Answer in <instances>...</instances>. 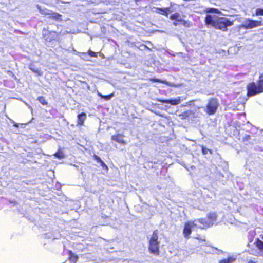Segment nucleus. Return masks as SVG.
Segmentation results:
<instances>
[{
	"label": "nucleus",
	"mask_w": 263,
	"mask_h": 263,
	"mask_svg": "<svg viewBox=\"0 0 263 263\" xmlns=\"http://www.w3.org/2000/svg\"><path fill=\"white\" fill-rule=\"evenodd\" d=\"M204 12L207 14L204 18L205 24L206 26H210L216 29L226 31L228 30V27L233 25V21L214 15L222 13L217 8H208L204 10Z\"/></svg>",
	"instance_id": "obj_1"
},
{
	"label": "nucleus",
	"mask_w": 263,
	"mask_h": 263,
	"mask_svg": "<svg viewBox=\"0 0 263 263\" xmlns=\"http://www.w3.org/2000/svg\"><path fill=\"white\" fill-rule=\"evenodd\" d=\"M247 96L251 97L263 92V73L261 74L257 83H250L247 86Z\"/></svg>",
	"instance_id": "obj_2"
},
{
	"label": "nucleus",
	"mask_w": 263,
	"mask_h": 263,
	"mask_svg": "<svg viewBox=\"0 0 263 263\" xmlns=\"http://www.w3.org/2000/svg\"><path fill=\"white\" fill-rule=\"evenodd\" d=\"M160 241H158V231L153 232L149 240L148 250L151 253L158 255L159 253Z\"/></svg>",
	"instance_id": "obj_3"
},
{
	"label": "nucleus",
	"mask_w": 263,
	"mask_h": 263,
	"mask_svg": "<svg viewBox=\"0 0 263 263\" xmlns=\"http://www.w3.org/2000/svg\"><path fill=\"white\" fill-rule=\"evenodd\" d=\"M219 105L218 100L216 98H211L209 100L206 106L203 107L202 109L207 115L211 116L214 115Z\"/></svg>",
	"instance_id": "obj_4"
},
{
	"label": "nucleus",
	"mask_w": 263,
	"mask_h": 263,
	"mask_svg": "<svg viewBox=\"0 0 263 263\" xmlns=\"http://www.w3.org/2000/svg\"><path fill=\"white\" fill-rule=\"evenodd\" d=\"M262 21L255 20L251 18L245 19L240 25V28L245 29H251L262 26Z\"/></svg>",
	"instance_id": "obj_5"
},
{
	"label": "nucleus",
	"mask_w": 263,
	"mask_h": 263,
	"mask_svg": "<svg viewBox=\"0 0 263 263\" xmlns=\"http://www.w3.org/2000/svg\"><path fill=\"white\" fill-rule=\"evenodd\" d=\"M198 227L197 223L196 222L193 221H188L185 223L184 225V227L183 231V234L184 236L186 238H188L189 236L192 233V229L194 227Z\"/></svg>",
	"instance_id": "obj_6"
},
{
	"label": "nucleus",
	"mask_w": 263,
	"mask_h": 263,
	"mask_svg": "<svg viewBox=\"0 0 263 263\" xmlns=\"http://www.w3.org/2000/svg\"><path fill=\"white\" fill-rule=\"evenodd\" d=\"M254 244L258 248L259 251L256 250L255 251V253H254L253 250H252L251 252H250V254L255 256H260L263 257V241L260 240L259 238H257L255 240Z\"/></svg>",
	"instance_id": "obj_7"
},
{
	"label": "nucleus",
	"mask_w": 263,
	"mask_h": 263,
	"mask_svg": "<svg viewBox=\"0 0 263 263\" xmlns=\"http://www.w3.org/2000/svg\"><path fill=\"white\" fill-rule=\"evenodd\" d=\"M158 101L163 104H170L172 105H177L180 103V97L177 98H171L168 99H158Z\"/></svg>",
	"instance_id": "obj_8"
},
{
	"label": "nucleus",
	"mask_w": 263,
	"mask_h": 263,
	"mask_svg": "<svg viewBox=\"0 0 263 263\" xmlns=\"http://www.w3.org/2000/svg\"><path fill=\"white\" fill-rule=\"evenodd\" d=\"M194 222H196V223H197L198 227H197V228L201 229L211 226L208 219L206 218H201L195 220H194Z\"/></svg>",
	"instance_id": "obj_9"
},
{
	"label": "nucleus",
	"mask_w": 263,
	"mask_h": 263,
	"mask_svg": "<svg viewBox=\"0 0 263 263\" xmlns=\"http://www.w3.org/2000/svg\"><path fill=\"white\" fill-rule=\"evenodd\" d=\"M112 141H116L118 143L125 144L126 142L123 139V136L121 134H118L117 135H112L111 137Z\"/></svg>",
	"instance_id": "obj_10"
},
{
	"label": "nucleus",
	"mask_w": 263,
	"mask_h": 263,
	"mask_svg": "<svg viewBox=\"0 0 263 263\" xmlns=\"http://www.w3.org/2000/svg\"><path fill=\"white\" fill-rule=\"evenodd\" d=\"M57 33L55 31H52L49 32L47 35L45 34V39L47 41L51 42L52 40H54L57 37Z\"/></svg>",
	"instance_id": "obj_11"
},
{
	"label": "nucleus",
	"mask_w": 263,
	"mask_h": 263,
	"mask_svg": "<svg viewBox=\"0 0 263 263\" xmlns=\"http://www.w3.org/2000/svg\"><path fill=\"white\" fill-rule=\"evenodd\" d=\"M207 217L208 220L212 226L214 224V222L216 221L217 215L215 212H211L208 214Z\"/></svg>",
	"instance_id": "obj_12"
},
{
	"label": "nucleus",
	"mask_w": 263,
	"mask_h": 263,
	"mask_svg": "<svg viewBox=\"0 0 263 263\" xmlns=\"http://www.w3.org/2000/svg\"><path fill=\"white\" fill-rule=\"evenodd\" d=\"M78 125H83L84 121L86 119V114L85 112H81L78 115Z\"/></svg>",
	"instance_id": "obj_13"
},
{
	"label": "nucleus",
	"mask_w": 263,
	"mask_h": 263,
	"mask_svg": "<svg viewBox=\"0 0 263 263\" xmlns=\"http://www.w3.org/2000/svg\"><path fill=\"white\" fill-rule=\"evenodd\" d=\"M51 13L52 14H50L49 16V18H52L58 22H61L62 20V15L60 14L53 12V11H51Z\"/></svg>",
	"instance_id": "obj_14"
},
{
	"label": "nucleus",
	"mask_w": 263,
	"mask_h": 263,
	"mask_svg": "<svg viewBox=\"0 0 263 263\" xmlns=\"http://www.w3.org/2000/svg\"><path fill=\"white\" fill-rule=\"evenodd\" d=\"M37 8L41 14L49 16L50 14H51V13L52 10H49L45 8H42L39 5H37Z\"/></svg>",
	"instance_id": "obj_15"
},
{
	"label": "nucleus",
	"mask_w": 263,
	"mask_h": 263,
	"mask_svg": "<svg viewBox=\"0 0 263 263\" xmlns=\"http://www.w3.org/2000/svg\"><path fill=\"white\" fill-rule=\"evenodd\" d=\"M68 259L70 263H76L78 260L79 257L78 255L74 254L71 251H68Z\"/></svg>",
	"instance_id": "obj_16"
},
{
	"label": "nucleus",
	"mask_w": 263,
	"mask_h": 263,
	"mask_svg": "<svg viewBox=\"0 0 263 263\" xmlns=\"http://www.w3.org/2000/svg\"><path fill=\"white\" fill-rule=\"evenodd\" d=\"M29 68L30 70H31L34 73H36L38 76H42L43 74V72L40 70H39L37 68L35 67V66L31 64L29 65Z\"/></svg>",
	"instance_id": "obj_17"
},
{
	"label": "nucleus",
	"mask_w": 263,
	"mask_h": 263,
	"mask_svg": "<svg viewBox=\"0 0 263 263\" xmlns=\"http://www.w3.org/2000/svg\"><path fill=\"white\" fill-rule=\"evenodd\" d=\"M236 258L233 256H229L227 259H223L219 261V263H233L236 261Z\"/></svg>",
	"instance_id": "obj_18"
},
{
	"label": "nucleus",
	"mask_w": 263,
	"mask_h": 263,
	"mask_svg": "<svg viewBox=\"0 0 263 263\" xmlns=\"http://www.w3.org/2000/svg\"><path fill=\"white\" fill-rule=\"evenodd\" d=\"M170 18L172 20L180 22L181 20L180 14L179 13H175L170 15Z\"/></svg>",
	"instance_id": "obj_19"
},
{
	"label": "nucleus",
	"mask_w": 263,
	"mask_h": 263,
	"mask_svg": "<svg viewBox=\"0 0 263 263\" xmlns=\"http://www.w3.org/2000/svg\"><path fill=\"white\" fill-rule=\"evenodd\" d=\"M154 9L155 10V12L157 13L166 16V13L165 12V8H158L154 7Z\"/></svg>",
	"instance_id": "obj_20"
},
{
	"label": "nucleus",
	"mask_w": 263,
	"mask_h": 263,
	"mask_svg": "<svg viewBox=\"0 0 263 263\" xmlns=\"http://www.w3.org/2000/svg\"><path fill=\"white\" fill-rule=\"evenodd\" d=\"M251 137L250 135H245L242 139V142H243L246 145H248L252 142L251 141Z\"/></svg>",
	"instance_id": "obj_21"
},
{
	"label": "nucleus",
	"mask_w": 263,
	"mask_h": 263,
	"mask_svg": "<svg viewBox=\"0 0 263 263\" xmlns=\"http://www.w3.org/2000/svg\"><path fill=\"white\" fill-rule=\"evenodd\" d=\"M56 158L58 159L63 158L64 157V154L61 149H59L54 154Z\"/></svg>",
	"instance_id": "obj_22"
},
{
	"label": "nucleus",
	"mask_w": 263,
	"mask_h": 263,
	"mask_svg": "<svg viewBox=\"0 0 263 263\" xmlns=\"http://www.w3.org/2000/svg\"><path fill=\"white\" fill-rule=\"evenodd\" d=\"M201 151H202V153L203 155H206L208 154V153L209 152L211 154H212V150L206 148V147H205L203 145H201Z\"/></svg>",
	"instance_id": "obj_23"
},
{
	"label": "nucleus",
	"mask_w": 263,
	"mask_h": 263,
	"mask_svg": "<svg viewBox=\"0 0 263 263\" xmlns=\"http://www.w3.org/2000/svg\"><path fill=\"white\" fill-rule=\"evenodd\" d=\"M255 15L258 16H263V8H258L255 9Z\"/></svg>",
	"instance_id": "obj_24"
},
{
	"label": "nucleus",
	"mask_w": 263,
	"mask_h": 263,
	"mask_svg": "<svg viewBox=\"0 0 263 263\" xmlns=\"http://www.w3.org/2000/svg\"><path fill=\"white\" fill-rule=\"evenodd\" d=\"M37 100L43 105H47V102L45 100V98L43 96H40L37 98Z\"/></svg>",
	"instance_id": "obj_25"
},
{
	"label": "nucleus",
	"mask_w": 263,
	"mask_h": 263,
	"mask_svg": "<svg viewBox=\"0 0 263 263\" xmlns=\"http://www.w3.org/2000/svg\"><path fill=\"white\" fill-rule=\"evenodd\" d=\"M114 96V93H111L108 95H103L102 99L108 101L110 100Z\"/></svg>",
	"instance_id": "obj_26"
},
{
	"label": "nucleus",
	"mask_w": 263,
	"mask_h": 263,
	"mask_svg": "<svg viewBox=\"0 0 263 263\" xmlns=\"http://www.w3.org/2000/svg\"><path fill=\"white\" fill-rule=\"evenodd\" d=\"M211 249H212V251L213 253L218 255L224 253L222 250H219L217 248L212 247Z\"/></svg>",
	"instance_id": "obj_27"
},
{
	"label": "nucleus",
	"mask_w": 263,
	"mask_h": 263,
	"mask_svg": "<svg viewBox=\"0 0 263 263\" xmlns=\"http://www.w3.org/2000/svg\"><path fill=\"white\" fill-rule=\"evenodd\" d=\"M180 22H181V24L185 27H189L190 26V22L181 19Z\"/></svg>",
	"instance_id": "obj_28"
},
{
	"label": "nucleus",
	"mask_w": 263,
	"mask_h": 263,
	"mask_svg": "<svg viewBox=\"0 0 263 263\" xmlns=\"http://www.w3.org/2000/svg\"><path fill=\"white\" fill-rule=\"evenodd\" d=\"M87 53L91 57H97L98 55V53L92 51L91 50H89Z\"/></svg>",
	"instance_id": "obj_29"
},
{
	"label": "nucleus",
	"mask_w": 263,
	"mask_h": 263,
	"mask_svg": "<svg viewBox=\"0 0 263 263\" xmlns=\"http://www.w3.org/2000/svg\"><path fill=\"white\" fill-rule=\"evenodd\" d=\"M100 165L102 166V168L103 170L107 171L108 170V166L103 161H102L100 163Z\"/></svg>",
	"instance_id": "obj_30"
},
{
	"label": "nucleus",
	"mask_w": 263,
	"mask_h": 263,
	"mask_svg": "<svg viewBox=\"0 0 263 263\" xmlns=\"http://www.w3.org/2000/svg\"><path fill=\"white\" fill-rule=\"evenodd\" d=\"M172 7H166L165 9V12L166 13V17L168 16V14L173 12V10L171 9Z\"/></svg>",
	"instance_id": "obj_31"
},
{
	"label": "nucleus",
	"mask_w": 263,
	"mask_h": 263,
	"mask_svg": "<svg viewBox=\"0 0 263 263\" xmlns=\"http://www.w3.org/2000/svg\"><path fill=\"white\" fill-rule=\"evenodd\" d=\"M94 159L98 163H99L102 161L101 158L96 155H94Z\"/></svg>",
	"instance_id": "obj_32"
},
{
	"label": "nucleus",
	"mask_w": 263,
	"mask_h": 263,
	"mask_svg": "<svg viewBox=\"0 0 263 263\" xmlns=\"http://www.w3.org/2000/svg\"><path fill=\"white\" fill-rule=\"evenodd\" d=\"M180 23H181V22H178L177 21H175V22H173V25L175 26H177V25H178Z\"/></svg>",
	"instance_id": "obj_33"
},
{
	"label": "nucleus",
	"mask_w": 263,
	"mask_h": 263,
	"mask_svg": "<svg viewBox=\"0 0 263 263\" xmlns=\"http://www.w3.org/2000/svg\"><path fill=\"white\" fill-rule=\"evenodd\" d=\"M44 235L45 238H51L52 237V236L48 234H44Z\"/></svg>",
	"instance_id": "obj_34"
},
{
	"label": "nucleus",
	"mask_w": 263,
	"mask_h": 263,
	"mask_svg": "<svg viewBox=\"0 0 263 263\" xmlns=\"http://www.w3.org/2000/svg\"><path fill=\"white\" fill-rule=\"evenodd\" d=\"M97 95L99 97H100L101 99H102L103 95L100 92L97 91Z\"/></svg>",
	"instance_id": "obj_35"
},
{
	"label": "nucleus",
	"mask_w": 263,
	"mask_h": 263,
	"mask_svg": "<svg viewBox=\"0 0 263 263\" xmlns=\"http://www.w3.org/2000/svg\"><path fill=\"white\" fill-rule=\"evenodd\" d=\"M13 126L18 128V126H19V124L18 123H16L15 122H14V121H13Z\"/></svg>",
	"instance_id": "obj_36"
},
{
	"label": "nucleus",
	"mask_w": 263,
	"mask_h": 263,
	"mask_svg": "<svg viewBox=\"0 0 263 263\" xmlns=\"http://www.w3.org/2000/svg\"><path fill=\"white\" fill-rule=\"evenodd\" d=\"M153 82H160V80L158 79H157V78H155V79H153Z\"/></svg>",
	"instance_id": "obj_37"
},
{
	"label": "nucleus",
	"mask_w": 263,
	"mask_h": 263,
	"mask_svg": "<svg viewBox=\"0 0 263 263\" xmlns=\"http://www.w3.org/2000/svg\"><path fill=\"white\" fill-rule=\"evenodd\" d=\"M175 5V3H173V2H171L170 3V7H172V6Z\"/></svg>",
	"instance_id": "obj_38"
},
{
	"label": "nucleus",
	"mask_w": 263,
	"mask_h": 263,
	"mask_svg": "<svg viewBox=\"0 0 263 263\" xmlns=\"http://www.w3.org/2000/svg\"><path fill=\"white\" fill-rule=\"evenodd\" d=\"M81 54H82L83 55H84V57L86 56V53H85V52H83V53H81Z\"/></svg>",
	"instance_id": "obj_39"
},
{
	"label": "nucleus",
	"mask_w": 263,
	"mask_h": 263,
	"mask_svg": "<svg viewBox=\"0 0 263 263\" xmlns=\"http://www.w3.org/2000/svg\"><path fill=\"white\" fill-rule=\"evenodd\" d=\"M219 176H221V177H223V174H221V173H220L219 174Z\"/></svg>",
	"instance_id": "obj_40"
},
{
	"label": "nucleus",
	"mask_w": 263,
	"mask_h": 263,
	"mask_svg": "<svg viewBox=\"0 0 263 263\" xmlns=\"http://www.w3.org/2000/svg\"><path fill=\"white\" fill-rule=\"evenodd\" d=\"M12 75H13V77L16 79V76L14 74H12Z\"/></svg>",
	"instance_id": "obj_41"
},
{
	"label": "nucleus",
	"mask_w": 263,
	"mask_h": 263,
	"mask_svg": "<svg viewBox=\"0 0 263 263\" xmlns=\"http://www.w3.org/2000/svg\"><path fill=\"white\" fill-rule=\"evenodd\" d=\"M87 88H88V89H89V85H88V86H87Z\"/></svg>",
	"instance_id": "obj_42"
},
{
	"label": "nucleus",
	"mask_w": 263,
	"mask_h": 263,
	"mask_svg": "<svg viewBox=\"0 0 263 263\" xmlns=\"http://www.w3.org/2000/svg\"><path fill=\"white\" fill-rule=\"evenodd\" d=\"M261 238L263 239V235L261 236Z\"/></svg>",
	"instance_id": "obj_43"
},
{
	"label": "nucleus",
	"mask_w": 263,
	"mask_h": 263,
	"mask_svg": "<svg viewBox=\"0 0 263 263\" xmlns=\"http://www.w3.org/2000/svg\"><path fill=\"white\" fill-rule=\"evenodd\" d=\"M262 23H263V21H262ZM262 25H263V24H262Z\"/></svg>",
	"instance_id": "obj_44"
}]
</instances>
